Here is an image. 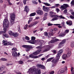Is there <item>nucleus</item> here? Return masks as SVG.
<instances>
[{"label":"nucleus","instance_id":"69168bd1","mask_svg":"<svg viewBox=\"0 0 74 74\" xmlns=\"http://www.w3.org/2000/svg\"><path fill=\"white\" fill-rule=\"evenodd\" d=\"M4 45H8V42L6 43H5L4 44Z\"/></svg>","mask_w":74,"mask_h":74},{"label":"nucleus","instance_id":"473e14b6","mask_svg":"<svg viewBox=\"0 0 74 74\" xmlns=\"http://www.w3.org/2000/svg\"><path fill=\"white\" fill-rule=\"evenodd\" d=\"M54 42H55V40H52L49 42V44H52L54 43Z\"/></svg>","mask_w":74,"mask_h":74},{"label":"nucleus","instance_id":"f704fd0d","mask_svg":"<svg viewBox=\"0 0 74 74\" xmlns=\"http://www.w3.org/2000/svg\"><path fill=\"white\" fill-rule=\"evenodd\" d=\"M71 47L72 48H73L74 47V42H72L71 43Z\"/></svg>","mask_w":74,"mask_h":74},{"label":"nucleus","instance_id":"9d476101","mask_svg":"<svg viewBox=\"0 0 74 74\" xmlns=\"http://www.w3.org/2000/svg\"><path fill=\"white\" fill-rule=\"evenodd\" d=\"M41 51V50L40 49H38L35 52H34L32 53L33 55H37Z\"/></svg>","mask_w":74,"mask_h":74},{"label":"nucleus","instance_id":"a878e982","mask_svg":"<svg viewBox=\"0 0 74 74\" xmlns=\"http://www.w3.org/2000/svg\"><path fill=\"white\" fill-rule=\"evenodd\" d=\"M54 25H56V26H58V27H59V28H60V29L62 27V26L60 25V24H54Z\"/></svg>","mask_w":74,"mask_h":74},{"label":"nucleus","instance_id":"423d86ee","mask_svg":"<svg viewBox=\"0 0 74 74\" xmlns=\"http://www.w3.org/2000/svg\"><path fill=\"white\" fill-rule=\"evenodd\" d=\"M36 39V37L34 36H32L31 38V40H29L28 41V42L30 43V44H34L35 43V41L34 40Z\"/></svg>","mask_w":74,"mask_h":74},{"label":"nucleus","instance_id":"cd10ccee","mask_svg":"<svg viewBox=\"0 0 74 74\" xmlns=\"http://www.w3.org/2000/svg\"><path fill=\"white\" fill-rule=\"evenodd\" d=\"M36 14V12L33 13H32L31 14H30L29 16H35Z\"/></svg>","mask_w":74,"mask_h":74},{"label":"nucleus","instance_id":"f03ea898","mask_svg":"<svg viewBox=\"0 0 74 74\" xmlns=\"http://www.w3.org/2000/svg\"><path fill=\"white\" fill-rule=\"evenodd\" d=\"M3 31H1L0 32V34H3V33H6V32H7V29L6 27H8V25L10 24L9 23V21L7 19H4L3 21Z\"/></svg>","mask_w":74,"mask_h":74},{"label":"nucleus","instance_id":"c03bdc74","mask_svg":"<svg viewBox=\"0 0 74 74\" xmlns=\"http://www.w3.org/2000/svg\"><path fill=\"white\" fill-rule=\"evenodd\" d=\"M27 0H23V3L24 5H25L26 4V1Z\"/></svg>","mask_w":74,"mask_h":74},{"label":"nucleus","instance_id":"603ef678","mask_svg":"<svg viewBox=\"0 0 74 74\" xmlns=\"http://www.w3.org/2000/svg\"><path fill=\"white\" fill-rule=\"evenodd\" d=\"M33 3L35 4H38V3L36 2V1H33Z\"/></svg>","mask_w":74,"mask_h":74},{"label":"nucleus","instance_id":"4c0bfd02","mask_svg":"<svg viewBox=\"0 0 74 74\" xmlns=\"http://www.w3.org/2000/svg\"><path fill=\"white\" fill-rule=\"evenodd\" d=\"M32 72H36V68H34L32 69Z\"/></svg>","mask_w":74,"mask_h":74},{"label":"nucleus","instance_id":"c85d7f7f","mask_svg":"<svg viewBox=\"0 0 74 74\" xmlns=\"http://www.w3.org/2000/svg\"><path fill=\"white\" fill-rule=\"evenodd\" d=\"M58 18L59 19H65V18L64 16H63L62 15L58 16Z\"/></svg>","mask_w":74,"mask_h":74},{"label":"nucleus","instance_id":"ea45409f","mask_svg":"<svg viewBox=\"0 0 74 74\" xmlns=\"http://www.w3.org/2000/svg\"><path fill=\"white\" fill-rule=\"evenodd\" d=\"M71 6H72V5H74V0H73L71 1Z\"/></svg>","mask_w":74,"mask_h":74},{"label":"nucleus","instance_id":"2eb2a0df","mask_svg":"<svg viewBox=\"0 0 74 74\" xmlns=\"http://www.w3.org/2000/svg\"><path fill=\"white\" fill-rule=\"evenodd\" d=\"M67 25H69V26H71L73 25V22L72 21L68 20L66 22Z\"/></svg>","mask_w":74,"mask_h":74},{"label":"nucleus","instance_id":"4be33fe9","mask_svg":"<svg viewBox=\"0 0 74 74\" xmlns=\"http://www.w3.org/2000/svg\"><path fill=\"white\" fill-rule=\"evenodd\" d=\"M59 71L61 74H63L64 73V69H61Z\"/></svg>","mask_w":74,"mask_h":74},{"label":"nucleus","instance_id":"680f3d73","mask_svg":"<svg viewBox=\"0 0 74 74\" xmlns=\"http://www.w3.org/2000/svg\"><path fill=\"white\" fill-rule=\"evenodd\" d=\"M64 12L65 13H67V9H65L64 11Z\"/></svg>","mask_w":74,"mask_h":74},{"label":"nucleus","instance_id":"39448f33","mask_svg":"<svg viewBox=\"0 0 74 74\" xmlns=\"http://www.w3.org/2000/svg\"><path fill=\"white\" fill-rule=\"evenodd\" d=\"M22 47L24 48H26L25 50L26 52H28L30 50L32 49L33 48L32 46L29 45H23Z\"/></svg>","mask_w":74,"mask_h":74},{"label":"nucleus","instance_id":"412c9836","mask_svg":"<svg viewBox=\"0 0 74 74\" xmlns=\"http://www.w3.org/2000/svg\"><path fill=\"white\" fill-rule=\"evenodd\" d=\"M5 69V66H2L0 67V73L2 72V71Z\"/></svg>","mask_w":74,"mask_h":74},{"label":"nucleus","instance_id":"bf43d9fd","mask_svg":"<svg viewBox=\"0 0 74 74\" xmlns=\"http://www.w3.org/2000/svg\"><path fill=\"white\" fill-rule=\"evenodd\" d=\"M37 31H38V30H37L34 31H33V33H34V34L36 33V32H37Z\"/></svg>","mask_w":74,"mask_h":74},{"label":"nucleus","instance_id":"5701e85b","mask_svg":"<svg viewBox=\"0 0 74 74\" xmlns=\"http://www.w3.org/2000/svg\"><path fill=\"white\" fill-rule=\"evenodd\" d=\"M52 18H58L59 16L56 15V14L51 15V16Z\"/></svg>","mask_w":74,"mask_h":74},{"label":"nucleus","instance_id":"0e129e2a","mask_svg":"<svg viewBox=\"0 0 74 74\" xmlns=\"http://www.w3.org/2000/svg\"><path fill=\"white\" fill-rule=\"evenodd\" d=\"M42 55H43V54H41L39 55V56H38V58H40V57H41V56H42Z\"/></svg>","mask_w":74,"mask_h":74},{"label":"nucleus","instance_id":"2f4dec72","mask_svg":"<svg viewBox=\"0 0 74 74\" xmlns=\"http://www.w3.org/2000/svg\"><path fill=\"white\" fill-rule=\"evenodd\" d=\"M12 50L13 51V52H16L17 50V49H16V48L14 47L12 49Z\"/></svg>","mask_w":74,"mask_h":74},{"label":"nucleus","instance_id":"72a5a7b5","mask_svg":"<svg viewBox=\"0 0 74 74\" xmlns=\"http://www.w3.org/2000/svg\"><path fill=\"white\" fill-rule=\"evenodd\" d=\"M69 32V29H66L65 31L64 34H66L68 33Z\"/></svg>","mask_w":74,"mask_h":74},{"label":"nucleus","instance_id":"aec40b11","mask_svg":"<svg viewBox=\"0 0 74 74\" xmlns=\"http://www.w3.org/2000/svg\"><path fill=\"white\" fill-rule=\"evenodd\" d=\"M18 36V33L16 32H13V34L12 36H13L14 37H17Z\"/></svg>","mask_w":74,"mask_h":74},{"label":"nucleus","instance_id":"37998d69","mask_svg":"<svg viewBox=\"0 0 74 74\" xmlns=\"http://www.w3.org/2000/svg\"><path fill=\"white\" fill-rule=\"evenodd\" d=\"M58 19V18H53L52 20V21H56Z\"/></svg>","mask_w":74,"mask_h":74},{"label":"nucleus","instance_id":"8fccbe9b","mask_svg":"<svg viewBox=\"0 0 74 74\" xmlns=\"http://www.w3.org/2000/svg\"><path fill=\"white\" fill-rule=\"evenodd\" d=\"M25 38L27 40H30V38H29V37H28L27 36H26Z\"/></svg>","mask_w":74,"mask_h":74},{"label":"nucleus","instance_id":"0eeeda50","mask_svg":"<svg viewBox=\"0 0 74 74\" xmlns=\"http://www.w3.org/2000/svg\"><path fill=\"white\" fill-rule=\"evenodd\" d=\"M43 47L45 48V49L43 50V52H47V51H48L50 49V47L49 46H45Z\"/></svg>","mask_w":74,"mask_h":74},{"label":"nucleus","instance_id":"a18cd8bd","mask_svg":"<svg viewBox=\"0 0 74 74\" xmlns=\"http://www.w3.org/2000/svg\"><path fill=\"white\" fill-rule=\"evenodd\" d=\"M18 63H19V64H23V61H20L18 62Z\"/></svg>","mask_w":74,"mask_h":74},{"label":"nucleus","instance_id":"393cba45","mask_svg":"<svg viewBox=\"0 0 74 74\" xmlns=\"http://www.w3.org/2000/svg\"><path fill=\"white\" fill-rule=\"evenodd\" d=\"M71 55V51H69V52H68L66 54V56L67 58H69V56H70Z\"/></svg>","mask_w":74,"mask_h":74},{"label":"nucleus","instance_id":"79ce46f5","mask_svg":"<svg viewBox=\"0 0 74 74\" xmlns=\"http://www.w3.org/2000/svg\"><path fill=\"white\" fill-rule=\"evenodd\" d=\"M48 34H49V36H52L53 35V34H52L50 32H48Z\"/></svg>","mask_w":74,"mask_h":74},{"label":"nucleus","instance_id":"f3484780","mask_svg":"<svg viewBox=\"0 0 74 74\" xmlns=\"http://www.w3.org/2000/svg\"><path fill=\"white\" fill-rule=\"evenodd\" d=\"M29 58H33V59H36L38 58V56H34L33 54H31L29 55Z\"/></svg>","mask_w":74,"mask_h":74},{"label":"nucleus","instance_id":"6e6d98bb","mask_svg":"<svg viewBox=\"0 0 74 74\" xmlns=\"http://www.w3.org/2000/svg\"><path fill=\"white\" fill-rule=\"evenodd\" d=\"M19 27L18 29V30L19 32V33H21V29H20V27L19 26V25H18Z\"/></svg>","mask_w":74,"mask_h":74},{"label":"nucleus","instance_id":"c9c22d12","mask_svg":"<svg viewBox=\"0 0 74 74\" xmlns=\"http://www.w3.org/2000/svg\"><path fill=\"white\" fill-rule=\"evenodd\" d=\"M53 59V58H49L47 60L46 62H51V60Z\"/></svg>","mask_w":74,"mask_h":74},{"label":"nucleus","instance_id":"13d9d810","mask_svg":"<svg viewBox=\"0 0 74 74\" xmlns=\"http://www.w3.org/2000/svg\"><path fill=\"white\" fill-rule=\"evenodd\" d=\"M59 40L58 39H56L54 40L55 42H56L57 41H59Z\"/></svg>","mask_w":74,"mask_h":74},{"label":"nucleus","instance_id":"864d4df0","mask_svg":"<svg viewBox=\"0 0 74 74\" xmlns=\"http://www.w3.org/2000/svg\"><path fill=\"white\" fill-rule=\"evenodd\" d=\"M48 26H52V25H53V24H51L50 23H48L47 24Z\"/></svg>","mask_w":74,"mask_h":74},{"label":"nucleus","instance_id":"c756f323","mask_svg":"<svg viewBox=\"0 0 74 74\" xmlns=\"http://www.w3.org/2000/svg\"><path fill=\"white\" fill-rule=\"evenodd\" d=\"M43 4H45V5H46V6H51V5H50L49 4V3H43Z\"/></svg>","mask_w":74,"mask_h":74},{"label":"nucleus","instance_id":"de8ad7c7","mask_svg":"<svg viewBox=\"0 0 74 74\" xmlns=\"http://www.w3.org/2000/svg\"><path fill=\"white\" fill-rule=\"evenodd\" d=\"M55 73V71H53L49 73V74H53Z\"/></svg>","mask_w":74,"mask_h":74},{"label":"nucleus","instance_id":"4d7b16f0","mask_svg":"<svg viewBox=\"0 0 74 74\" xmlns=\"http://www.w3.org/2000/svg\"><path fill=\"white\" fill-rule=\"evenodd\" d=\"M70 17L71 19H74V17L72 15L70 16Z\"/></svg>","mask_w":74,"mask_h":74},{"label":"nucleus","instance_id":"7ed1b4c3","mask_svg":"<svg viewBox=\"0 0 74 74\" xmlns=\"http://www.w3.org/2000/svg\"><path fill=\"white\" fill-rule=\"evenodd\" d=\"M10 25H12L14 23V20L15 19V13H12L10 14Z\"/></svg>","mask_w":74,"mask_h":74},{"label":"nucleus","instance_id":"f257e3e1","mask_svg":"<svg viewBox=\"0 0 74 74\" xmlns=\"http://www.w3.org/2000/svg\"><path fill=\"white\" fill-rule=\"evenodd\" d=\"M63 50L62 49H60L59 51H58V53L56 55V57L52 61V67H53L57 65V64H58L59 61V59L61 55L63 53Z\"/></svg>","mask_w":74,"mask_h":74},{"label":"nucleus","instance_id":"7c9ffc66","mask_svg":"<svg viewBox=\"0 0 74 74\" xmlns=\"http://www.w3.org/2000/svg\"><path fill=\"white\" fill-rule=\"evenodd\" d=\"M1 60H2V61H7V59L5 58H2L1 59Z\"/></svg>","mask_w":74,"mask_h":74},{"label":"nucleus","instance_id":"6e6552de","mask_svg":"<svg viewBox=\"0 0 74 74\" xmlns=\"http://www.w3.org/2000/svg\"><path fill=\"white\" fill-rule=\"evenodd\" d=\"M64 5H62L61 6V8H62V10H65V9H66L67 8V7H69V5L66 4H63Z\"/></svg>","mask_w":74,"mask_h":74},{"label":"nucleus","instance_id":"a19ab883","mask_svg":"<svg viewBox=\"0 0 74 74\" xmlns=\"http://www.w3.org/2000/svg\"><path fill=\"white\" fill-rule=\"evenodd\" d=\"M42 65L41 64H38L36 66L37 67H39V68H41Z\"/></svg>","mask_w":74,"mask_h":74},{"label":"nucleus","instance_id":"09e8293b","mask_svg":"<svg viewBox=\"0 0 74 74\" xmlns=\"http://www.w3.org/2000/svg\"><path fill=\"white\" fill-rule=\"evenodd\" d=\"M37 74H41V70H39L37 72Z\"/></svg>","mask_w":74,"mask_h":74},{"label":"nucleus","instance_id":"f8f14e48","mask_svg":"<svg viewBox=\"0 0 74 74\" xmlns=\"http://www.w3.org/2000/svg\"><path fill=\"white\" fill-rule=\"evenodd\" d=\"M36 13H37L38 14L41 15L43 14V11L41 10H37Z\"/></svg>","mask_w":74,"mask_h":74},{"label":"nucleus","instance_id":"bb28decb","mask_svg":"<svg viewBox=\"0 0 74 74\" xmlns=\"http://www.w3.org/2000/svg\"><path fill=\"white\" fill-rule=\"evenodd\" d=\"M3 36H4V37H6V38H8L9 37L8 35L7 34L5 33H3Z\"/></svg>","mask_w":74,"mask_h":74},{"label":"nucleus","instance_id":"6ab92c4d","mask_svg":"<svg viewBox=\"0 0 74 74\" xmlns=\"http://www.w3.org/2000/svg\"><path fill=\"white\" fill-rule=\"evenodd\" d=\"M67 58H68L67 56V54H64L62 56V59H64V60H66L67 59Z\"/></svg>","mask_w":74,"mask_h":74},{"label":"nucleus","instance_id":"1a4fd4ad","mask_svg":"<svg viewBox=\"0 0 74 74\" xmlns=\"http://www.w3.org/2000/svg\"><path fill=\"white\" fill-rule=\"evenodd\" d=\"M66 40L65 39L62 40V41L59 44V46H61V45H63V44L66 43Z\"/></svg>","mask_w":74,"mask_h":74},{"label":"nucleus","instance_id":"052dcab7","mask_svg":"<svg viewBox=\"0 0 74 74\" xmlns=\"http://www.w3.org/2000/svg\"><path fill=\"white\" fill-rule=\"evenodd\" d=\"M3 1H4V0H0V3L1 4L3 3Z\"/></svg>","mask_w":74,"mask_h":74},{"label":"nucleus","instance_id":"774afa93","mask_svg":"<svg viewBox=\"0 0 74 74\" xmlns=\"http://www.w3.org/2000/svg\"><path fill=\"white\" fill-rule=\"evenodd\" d=\"M71 14L74 16V12H71Z\"/></svg>","mask_w":74,"mask_h":74},{"label":"nucleus","instance_id":"e2e57ef3","mask_svg":"<svg viewBox=\"0 0 74 74\" xmlns=\"http://www.w3.org/2000/svg\"><path fill=\"white\" fill-rule=\"evenodd\" d=\"M47 17L45 16V17H43L44 21H45V20H46V19H47Z\"/></svg>","mask_w":74,"mask_h":74},{"label":"nucleus","instance_id":"3c124183","mask_svg":"<svg viewBox=\"0 0 74 74\" xmlns=\"http://www.w3.org/2000/svg\"><path fill=\"white\" fill-rule=\"evenodd\" d=\"M44 35L45 36H48V32H45L44 33Z\"/></svg>","mask_w":74,"mask_h":74},{"label":"nucleus","instance_id":"338daca9","mask_svg":"<svg viewBox=\"0 0 74 74\" xmlns=\"http://www.w3.org/2000/svg\"><path fill=\"white\" fill-rule=\"evenodd\" d=\"M52 52L54 53H56V51L55 50H53Z\"/></svg>","mask_w":74,"mask_h":74},{"label":"nucleus","instance_id":"4468645a","mask_svg":"<svg viewBox=\"0 0 74 74\" xmlns=\"http://www.w3.org/2000/svg\"><path fill=\"white\" fill-rule=\"evenodd\" d=\"M12 55L14 57H16L18 56V53L16 51H12Z\"/></svg>","mask_w":74,"mask_h":74},{"label":"nucleus","instance_id":"58836bf2","mask_svg":"<svg viewBox=\"0 0 74 74\" xmlns=\"http://www.w3.org/2000/svg\"><path fill=\"white\" fill-rule=\"evenodd\" d=\"M40 69H45V66L42 65Z\"/></svg>","mask_w":74,"mask_h":74},{"label":"nucleus","instance_id":"dca6fc26","mask_svg":"<svg viewBox=\"0 0 74 74\" xmlns=\"http://www.w3.org/2000/svg\"><path fill=\"white\" fill-rule=\"evenodd\" d=\"M65 36H66L65 34L64 33H63V32H62L59 34V35L58 36L59 37L62 38L64 37Z\"/></svg>","mask_w":74,"mask_h":74},{"label":"nucleus","instance_id":"20e7f679","mask_svg":"<svg viewBox=\"0 0 74 74\" xmlns=\"http://www.w3.org/2000/svg\"><path fill=\"white\" fill-rule=\"evenodd\" d=\"M36 43H37L38 45H40L39 46L36 47V48L37 49H39L40 48L42 47V44L44 43V41H43L42 40H36Z\"/></svg>","mask_w":74,"mask_h":74},{"label":"nucleus","instance_id":"5fc2aeb1","mask_svg":"<svg viewBox=\"0 0 74 74\" xmlns=\"http://www.w3.org/2000/svg\"><path fill=\"white\" fill-rule=\"evenodd\" d=\"M66 52H69V51H70V49L69 48H67L66 49Z\"/></svg>","mask_w":74,"mask_h":74},{"label":"nucleus","instance_id":"9b49d317","mask_svg":"<svg viewBox=\"0 0 74 74\" xmlns=\"http://www.w3.org/2000/svg\"><path fill=\"white\" fill-rule=\"evenodd\" d=\"M42 9L45 11H46L47 12H48L49 10V9L48 7H45V6H43Z\"/></svg>","mask_w":74,"mask_h":74},{"label":"nucleus","instance_id":"49530a36","mask_svg":"<svg viewBox=\"0 0 74 74\" xmlns=\"http://www.w3.org/2000/svg\"><path fill=\"white\" fill-rule=\"evenodd\" d=\"M27 25H26L24 26V29L26 30L27 29Z\"/></svg>","mask_w":74,"mask_h":74},{"label":"nucleus","instance_id":"ddd939ff","mask_svg":"<svg viewBox=\"0 0 74 74\" xmlns=\"http://www.w3.org/2000/svg\"><path fill=\"white\" fill-rule=\"evenodd\" d=\"M39 22L38 21H36L34 22L33 23L31 24L30 25V26H34L35 25H36Z\"/></svg>","mask_w":74,"mask_h":74},{"label":"nucleus","instance_id":"a211bd4d","mask_svg":"<svg viewBox=\"0 0 74 74\" xmlns=\"http://www.w3.org/2000/svg\"><path fill=\"white\" fill-rule=\"evenodd\" d=\"M24 11L26 12H28L29 11V8H28V6H26L25 7Z\"/></svg>","mask_w":74,"mask_h":74},{"label":"nucleus","instance_id":"e433bc0d","mask_svg":"<svg viewBox=\"0 0 74 74\" xmlns=\"http://www.w3.org/2000/svg\"><path fill=\"white\" fill-rule=\"evenodd\" d=\"M8 45H13V44L11 43V42H8Z\"/></svg>","mask_w":74,"mask_h":74},{"label":"nucleus","instance_id":"b1692460","mask_svg":"<svg viewBox=\"0 0 74 74\" xmlns=\"http://www.w3.org/2000/svg\"><path fill=\"white\" fill-rule=\"evenodd\" d=\"M8 33L10 36H13V34H14V32H12V31H8Z\"/></svg>","mask_w":74,"mask_h":74}]
</instances>
